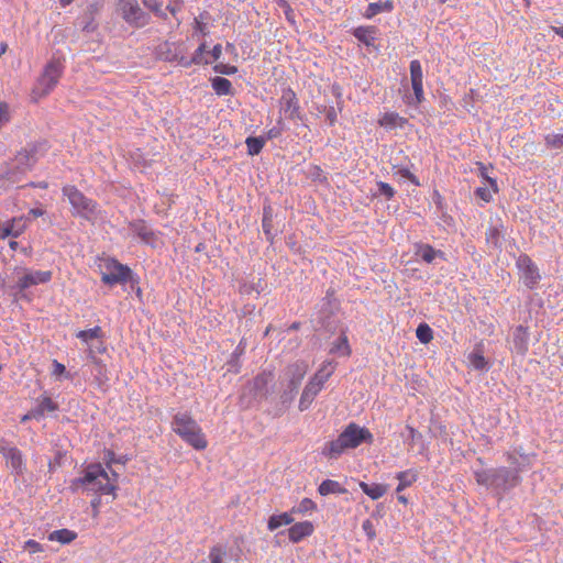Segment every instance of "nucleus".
I'll return each mask as SVG.
<instances>
[{
    "mask_svg": "<svg viewBox=\"0 0 563 563\" xmlns=\"http://www.w3.org/2000/svg\"><path fill=\"white\" fill-rule=\"evenodd\" d=\"M172 429L187 444L196 450H205L208 445L202 429L188 412H177L174 415Z\"/></svg>",
    "mask_w": 563,
    "mask_h": 563,
    "instance_id": "20e7f679",
    "label": "nucleus"
},
{
    "mask_svg": "<svg viewBox=\"0 0 563 563\" xmlns=\"http://www.w3.org/2000/svg\"><path fill=\"white\" fill-rule=\"evenodd\" d=\"M309 175L311 177V179L313 181H317V183H320V184H323V183H327L328 178L324 174V172L322 170V168L320 166H312L310 168V172H309Z\"/></svg>",
    "mask_w": 563,
    "mask_h": 563,
    "instance_id": "6e6d98bb",
    "label": "nucleus"
},
{
    "mask_svg": "<svg viewBox=\"0 0 563 563\" xmlns=\"http://www.w3.org/2000/svg\"><path fill=\"white\" fill-rule=\"evenodd\" d=\"M485 239L488 247L500 250L504 240L503 224L489 227L485 233Z\"/></svg>",
    "mask_w": 563,
    "mask_h": 563,
    "instance_id": "cd10ccee",
    "label": "nucleus"
},
{
    "mask_svg": "<svg viewBox=\"0 0 563 563\" xmlns=\"http://www.w3.org/2000/svg\"><path fill=\"white\" fill-rule=\"evenodd\" d=\"M298 388L299 387L290 385L289 382H287L286 387L280 394V402L285 408H287L292 402L295 396L298 393Z\"/></svg>",
    "mask_w": 563,
    "mask_h": 563,
    "instance_id": "a18cd8bd",
    "label": "nucleus"
},
{
    "mask_svg": "<svg viewBox=\"0 0 563 563\" xmlns=\"http://www.w3.org/2000/svg\"><path fill=\"white\" fill-rule=\"evenodd\" d=\"M207 52V44L206 42H202L194 52L192 56L188 60H184V67L189 68L192 65H208L210 62L206 58Z\"/></svg>",
    "mask_w": 563,
    "mask_h": 563,
    "instance_id": "7c9ffc66",
    "label": "nucleus"
},
{
    "mask_svg": "<svg viewBox=\"0 0 563 563\" xmlns=\"http://www.w3.org/2000/svg\"><path fill=\"white\" fill-rule=\"evenodd\" d=\"M396 478L399 481L396 492L400 493L401 490L409 487L412 483L417 481V474L412 471H404L399 472L396 475Z\"/></svg>",
    "mask_w": 563,
    "mask_h": 563,
    "instance_id": "a19ab883",
    "label": "nucleus"
},
{
    "mask_svg": "<svg viewBox=\"0 0 563 563\" xmlns=\"http://www.w3.org/2000/svg\"><path fill=\"white\" fill-rule=\"evenodd\" d=\"M413 253L427 264H432L435 258L445 260V254L441 250H435L427 243H416Z\"/></svg>",
    "mask_w": 563,
    "mask_h": 563,
    "instance_id": "6ab92c4d",
    "label": "nucleus"
},
{
    "mask_svg": "<svg viewBox=\"0 0 563 563\" xmlns=\"http://www.w3.org/2000/svg\"><path fill=\"white\" fill-rule=\"evenodd\" d=\"M101 7L102 4L98 1H95L87 7L80 21L82 32L92 33L97 30L98 24L95 20Z\"/></svg>",
    "mask_w": 563,
    "mask_h": 563,
    "instance_id": "a211bd4d",
    "label": "nucleus"
},
{
    "mask_svg": "<svg viewBox=\"0 0 563 563\" xmlns=\"http://www.w3.org/2000/svg\"><path fill=\"white\" fill-rule=\"evenodd\" d=\"M212 89L218 96H232L233 87L229 79L217 76L211 79Z\"/></svg>",
    "mask_w": 563,
    "mask_h": 563,
    "instance_id": "f704fd0d",
    "label": "nucleus"
},
{
    "mask_svg": "<svg viewBox=\"0 0 563 563\" xmlns=\"http://www.w3.org/2000/svg\"><path fill=\"white\" fill-rule=\"evenodd\" d=\"M376 186H377V191L375 192V196H383L387 200H389L396 194L395 189L387 183L378 181Z\"/></svg>",
    "mask_w": 563,
    "mask_h": 563,
    "instance_id": "8fccbe9b",
    "label": "nucleus"
},
{
    "mask_svg": "<svg viewBox=\"0 0 563 563\" xmlns=\"http://www.w3.org/2000/svg\"><path fill=\"white\" fill-rule=\"evenodd\" d=\"M313 525L310 521H301L288 529V537L292 543H299L302 539L313 533Z\"/></svg>",
    "mask_w": 563,
    "mask_h": 563,
    "instance_id": "4be33fe9",
    "label": "nucleus"
},
{
    "mask_svg": "<svg viewBox=\"0 0 563 563\" xmlns=\"http://www.w3.org/2000/svg\"><path fill=\"white\" fill-rule=\"evenodd\" d=\"M13 273L16 275V280L13 285L8 286V294L13 297L14 301L31 300L26 290L40 284H47L53 277L51 271H33L22 266H16Z\"/></svg>",
    "mask_w": 563,
    "mask_h": 563,
    "instance_id": "7ed1b4c3",
    "label": "nucleus"
},
{
    "mask_svg": "<svg viewBox=\"0 0 563 563\" xmlns=\"http://www.w3.org/2000/svg\"><path fill=\"white\" fill-rule=\"evenodd\" d=\"M475 196L481 198L485 202H489L493 199L490 189L487 187H478L475 190Z\"/></svg>",
    "mask_w": 563,
    "mask_h": 563,
    "instance_id": "69168bd1",
    "label": "nucleus"
},
{
    "mask_svg": "<svg viewBox=\"0 0 563 563\" xmlns=\"http://www.w3.org/2000/svg\"><path fill=\"white\" fill-rule=\"evenodd\" d=\"M76 336L80 339L82 342H88L89 340L93 339H102L103 338V331L100 327H95L88 330H80Z\"/></svg>",
    "mask_w": 563,
    "mask_h": 563,
    "instance_id": "c03bdc74",
    "label": "nucleus"
},
{
    "mask_svg": "<svg viewBox=\"0 0 563 563\" xmlns=\"http://www.w3.org/2000/svg\"><path fill=\"white\" fill-rule=\"evenodd\" d=\"M27 227V218L22 217H15L12 218L9 221L0 222V240H3L5 238H19Z\"/></svg>",
    "mask_w": 563,
    "mask_h": 563,
    "instance_id": "dca6fc26",
    "label": "nucleus"
},
{
    "mask_svg": "<svg viewBox=\"0 0 563 563\" xmlns=\"http://www.w3.org/2000/svg\"><path fill=\"white\" fill-rule=\"evenodd\" d=\"M0 453L7 460V463L10 465L12 473L15 476L20 477L24 475L26 466L23 460V454L18 448L11 446L5 440L1 439Z\"/></svg>",
    "mask_w": 563,
    "mask_h": 563,
    "instance_id": "f8f14e48",
    "label": "nucleus"
},
{
    "mask_svg": "<svg viewBox=\"0 0 563 563\" xmlns=\"http://www.w3.org/2000/svg\"><path fill=\"white\" fill-rule=\"evenodd\" d=\"M393 10L394 2L391 0H386L384 2H372L367 5L366 11L364 12V16L366 19H372L382 12H391Z\"/></svg>",
    "mask_w": 563,
    "mask_h": 563,
    "instance_id": "2f4dec72",
    "label": "nucleus"
},
{
    "mask_svg": "<svg viewBox=\"0 0 563 563\" xmlns=\"http://www.w3.org/2000/svg\"><path fill=\"white\" fill-rule=\"evenodd\" d=\"M247 153L251 156L258 155L265 145V137L263 136H249L245 140Z\"/></svg>",
    "mask_w": 563,
    "mask_h": 563,
    "instance_id": "79ce46f5",
    "label": "nucleus"
},
{
    "mask_svg": "<svg viewBox=\"0 0 563 563\" xmlns=\"http://www.w3.org/2000/svg\"><path fill=\"white\" fill-rule=\"evenodd\" d=\"M544 143L549 148H563V134H547L544 136Z\"/></svg>",
    "mask_w": 563,
    "mask_h": 563,
    "instance_id": "09e8293b",
    "label": "nucleus"
},
{
    "mask_svg": "<svg viewBox=\"0 0 563 563\" xmlns=\"http://www.w3.org/2000/svg\"><path fill=\"white\" fill-rule=\"evenodd\" d=\"M100 261L101 282L104 285L113 287L119 284L123 285L130 283L133 286V284L139 283V277L133 271L128 265L120 263L117 258L107 256Z\"/></svg>",
    "mask_w": 563,
    "mask_h": 563,
    "instance_id": "423d86ee",
    "label": "nucleus"
},
{
    "mask_svg": "<svg viewBox=\"0 0 563 563\" xmlns=\"http://www.w3.org/2000/svg\"><path fill=\"white\" fill-rule=\"evenodd\" d=\"M104 461H106L108 470H111L112 464H114V463L124 464L126 462V459H125V456L117 457L115 453L113 451H107L104 454Z\"/></svg>",
    "mask_w": 563,
    "mask_h": 563,
    "instance_id": "bf43d9fd",
    "label": "nucleus"
},
{
    "mask_svg": "<svg viewBox=\"0 0 563 563\" xmlns=\"http://www.w3.org/2000/svg\"><path fill=\"white\" fill-rule=\"evenodd\" d=\"M282 110L288 113L290 120H302L303 115L300 112L299 102L295 91L291 88H287L283 91L280 98Z\"/></svg>",
    "mask_w": 563,
    "mask_h": 563,
    "instance_id": "2eb2a0df",
    "label": "nucleus"
},
{
    "mask_svg": "<svg viewBox=\"0 0 563 563\" xmlns=\"http://www.w3.org/2000/svg\"><path fill=\"white\" fill-rule=\"evenodd\" d=\"M512 347L519 355H525L529 346L528 328L520 324L512 331Z\"/></svg>",
    "mask_w": 563,
    "mask_h": 563,
    "instance_id": "412c9836",
    "label": "nucleus"
},
{
    "mask_svg": "<svg viewBox=\"0 0 563 563\" xmlns=\"http://www.w3.org/2000/svg\"><path fill=\"white\" fill-rule=\"evenodd\" d=\"M24 550H26V551H29V553L33 554V553L42 552L43 545L41 543H38L37 541L30 539L24 543Z\"/></svg>",
    "mask_w": 563,
    "mask_h": 563,
    "instance_id": "680f3d73",
    "label": "nucleus"
},
{
    "mask_svg": "<svg viewBox=\"0 0 563 563\" xmlns=\"http://www.w3.org/2000/svg\"><path fill=\"white\" fill-rule=\"evenodd\" d=\"M56 410H58V404L53 401L51 397L43 396L38 399V405L32 409V416L34 419L40 420L46 411L53 412Z\"/></svg>",
    "mask_w": 563,
    "mask_h": 563,
    "instance_id": "c85d7f7f",
    "label": "nucleus"
},
{
    "mask_svg": "<svg viewBox=\"0 0 563 563\" xmlns=\"http://www.w3.org/2000/svg\"><path fill=\"white\" fill-rule=\"evenodd\" d=\"M46 150L47 144L45 141L31 143L18 152L12 161L18 164V168L30 172L38 161V157L43 155Z\"/></svg>",
    "mask_w": 563,
    "mask_h": 563,
    "instance_id": "9d476101",
    "label": "nucleus"
},
{
    "mask_svg": "<svg viewBox=\"0 0 563 563\" xmlns=\"http://www.w3.org/2000/svg\"><path fill=\"white\" fill-rule=\"evenodd\" d=\"M516 264L520 272V278L523 280V284L529 289L536 288L541 279L538 266L527 254L519 255Z\"/></svg>",
    "mask_w": 563,
    "mask_h": 563,
    "instance_id": "9b49d317",
    "label": "nucleus"
},
{
    "mask_svg": "<svg viewBox=\"0 0 563 563\" xmlns=\"http://www.w3.org/2000/svg\"><path fill=\"white\" fill-rule=\"evenodd\" d=\"M225 551L220 545H216L210 550L209 559L211 563H223Z\"/></svg>",
    "mask_w": 563,
    "mask_h": 563,
    "instance_id": "4d7b16f0",
    "label": "nucleus"
},
{
    "mask_svg": "<svg viewBox=\"0 0 563 563\" xmlns=\"http://www.w3.org/2000/svg\"><path fill=\"white\" fill-rule=\"evenodd\" d=\"M360 487L364 494H366L369 498L376 500L385 495L387 492V487L382 484H366L364 482H360Z\"/></svg>",
    "mask_w": 563,
    "mask_h": 563,
    "instance_id": "e433bc0d",
    "label": "nucleus"
},
{
    "mask_svg": "<svg viewBox=\"0 0 563 563\" xmlns=\"http://www.w3.org/2000/svg\"><path fill=\"white\" fill-rule=\"evenodd\" d=\"M26 173V170L18 168V164H15L13 161L5 163L0 167V178L7 180L10 184L21 181Z\"/></svg>",
    "mask_w": 563,
    "mask_h": 563,
    "instance_id": "b1692460",
    "label": "nucleus"
},
{
    "mask_svg": "<svg viewBox=\"0 0 563 563\" xmlns=\"http://www.w3.org/2000/svg\"><path fill=\"white\" fill-rule=\"evenodd\" d=\"M470 361L474 368L483 371L487 367V361L482 353L474 351L470 354Z\"/></svg>",
    "mask_w": 563,
    "mask_h": 563,
    "instance_id": "3c124183",
    "label": "nucleus"
},
{
    "mask_svg": "<svg viewBox=\"0 0 563 563\" xmlns=\"http://www.w3.org/2000/svg\"><path fill=\"white\" fill-rule=\"evenodd\" d=\"M274 210L269 203L263 206L262 228L266 240L273 244L276 233L273 230Z\"/></svg>",
    "mask_w": 563,
    "mask_h": 563,
    "instance_id": "a878e982",
    "label": "nucleus"
},
{
    "mask_svg": "<svg viewBox=\"0 0 563 563\" xmlns=\"http://www.w3.org/2000/svg\"><path fill=\"white\" fill-rule=\"evenodd\" d=\"M319 111L325 113V118H327L329 125L332 126L338 121V112L333 106H330V107L323 106L322 109H319Z\"/></svg>",
    "mask_w": 563,
    "mask_h": 563,
    "instance_id": "13d9d810",
    "label": "nucleus"
},
{
    "mask_svg": "<svg viewBox=\"0 0 563 563\" xmlns=\"http://www.w3.org/2000/svg\"><path fill=\"white\" fill-rule=\"evenodd\" d=\"M333 368L327 369V366L320 368L314 376L310 380H316L319 383L320 388L322 389L323 384L328 380V378L332 375Z\"/></svg>",
    "mask_w": 563,
    "mask_h": 563,
    "instance_id": "864d4df0",
    "label": "nucleus"
},
{
    "mask_svg": "<svg viewBox=\"0 0 563 563\" xmlns=\"http://www.w3.org/2000/svg\"><path fill=\"white\" fill-rule=\"evenodd\" d=\"M142 3L156 18L162 19L164 21L168 20V15L166 13V10H164L165 8H163L162 0H142Z\"/></svg>",
    "mask_w": 563,
    "mask_h": 563,
    "instance_id": "ea45409f",
    "label": "nucleus"
},
{
    "mask_svg": "<svg viewBox=\"0 0 563 563\" xmlns=\"http://www.w3.org/2000/svg\"><path fill=\"white\" fill-rule=\"evenodd\" d=\"M346 449V444L341 440V435H339L338 439L327 443L322 453L329 459H338Z\"/></svg>",
    "mask_w": 563,
    "mask_h": 563,
    "instance_id": "473e14b6",
    "label": "nucleus"
},
{
    "mask_svg": "<svg viewBox=\"0 0 563 563\" xmlns=\"http://www.w3.org/2000/svg\"><path fill=\"white\" fill-rule=\"evenodd\" d=\"M208 15V12L201 13L199 19L195 18V30L196 32H199L202 34V36H206L208 34L207 32V25L203 23L200 19H205Z\"/></svg>",
    "mask_w": 563,
    "mask_h": 563,
    "instance_id": "e2e57ef3",
    "label": "nucleus"
},
{
    "mask_svg": "<svg viewBox=\"0 0 563 563\" xmlns=\"http://www.w3.org/2000/svg\"><path fill=\"white\" fill-rule=\"evenodd\" d=\"M407 123L408 120L397 112H386L378 121L380 126L387 129L404 128Z\"/></svg>",
    "mask_w": 563,
    "mask_h": 563,
    "instance_id": "c756f323",
    "label": "nucleus"
},
{
    "mask_svg": "<svg viewBox=\"0 0 563 563\" xmlns=\"http://www.w3.org/2000/svg\"><path fill=\"white\" fill-rule=\"evenodd\" d=\"M213 71L222 75H234L238 73V67L224 63H219L213 66Z\"/></svg>",
    "mask_w": 563,
    "mask_h": 563,
    "instance_id": "5fc2aeb1",
    "label": "nucleus"
},
{
    "mask_svg": "<svg viewBox=\"0 0 563 563\" xmlns=\"http://www.w3.org/2000/svg\"><path fill=\"white\" fill-rule=\"evenodd\" d=\"M77 538V533L69 529L54 530L49 533L48 540L58 541L62 544H68Z\"/></svg>",
    "mask_w": 563,
    "mask_h": 563,
    "instance_id": "4c0bfd02",
    "label": "nucleus"
},
{
    "mask_svg": "<svg viewBox=\"0 0 563 563\" xmlns=\"http://www.w3.org/2000/svg\"><path fill=\"white\" fill-rule=\"evenodd\" d=\"M330 353L338 354L340 356H350L351 347L345 331H341L339 338L333 342Z\"/></svg>",
    "mask_w": 563,
    "mask_h": 563,
    "instance_id": "72a5a7b5",
    "label": "nucleus"
},
{
    "mask_svg": "<svg viewBox=\"0 0 563 563\" xmlns=\"http://www.w3.org/2000/svg\"><path fill=\"white\" fill-rule=\"evenodd\" d=\"M70 488L73 492L81 489L82 492L112 495V499H114L118 486L111 482L109 473L100 463H92L82 470L81 476L71 481Z\"/></svg>",
    "mask_w": 563,
    "mask_h": 563,
    "instance_id": "f03ea898",
    "label": "nucleus"
},
{
    "mask_svg": "<svg viewBox=\"0 0 563 563\" xmlns=\"http://www.w3.org/2000/svg\"><path fill=\"white\" fill-rule=\"evenodd\" d=\"M174 43L173 42H165L161 44L157 47V55L159 59L168 63H173L176 60L175 54H174Z\"/></svg>",
    "mask_w": 563,
    "mask_h": 563,
    "instance_id": "37998d69",
    "label": "nucleus"
},
{
    "mask_svg": "<svg viewBox=\"0 0 563 563\" xmlns=\"http://www.w3.org/2000/svg\"><path fill=\"white\" fill-rule=\"evenodd\" d=\"M88 358L92 364L91 373L95 377V380L99 386H103L109 380L106 364L101 358L97 357L91 350L88 353Z\"/></svg>",
    "mask_w": 563,
    "mask_h": 563,
    "instance_id": "5701e85b",
    "label": "nucleus"
},
{
    "mask_svg": "<svg viewBox=\"0 0 563 563\" xmlns=\"http://www.w3.org/2000/svg\"><path fill=\"white\" fill-rule=\"evenodd\" d=\"M283 131H284L283 121H282V119H279L277 121V125L267 131L265 141L279 137L282 135Z\"/></svg>",
    "mask_w": 563,
    "mask_h": 563,
    "instance_id": "052dcab7",
    "label": "nucleus"
},
{
    "mask_svg": "<svg viewBox=\"0 0 563 563\" xmlns=\"http://www.w3.org/2000/svg\"><path fill=\"white\" fill-rule=\"evenodd\" d=\"M317 508V505L310 498H303L298 506L291 509V514H306L309 511H313Z\"/></svg>",
    "mask_w": 563,
    "mask_h": 563,
    "instance_id": "de8ad7c7",
    "label": "nucleus"
},
{
    "mask_svg": "<svg viewBox=\"0 0 563 563\" xmlns=\"http://www.w3.org/2000/svg\"><path fill=\"white\" fill-rule=\"evenodd\" d=\"M362 529L364 530L368 539L373 540L375 538L374 525L369 519L363 521Z\"/></svg>",
    "mask_w": 563,
    "mask_h": 563,
    "instance_id": "338daca9",
    "label": "nucleus"
},
{
    "mask_svg": "<svg viewBox=\"0 0 563 563\" xmlns=\"http://www.w3.org/2000/svg\"><path fill=\"white\" fill-rule=\"evenodd\" d=\"M174 43V54L176 57V60L180 66L184 67V60H188V57L186 56V46L183 42H173Z\"/></svg>",
    "mask_w": 563,
    "mask_h": 563,
    "instance_id": "603ef678",
    "label": "nucleus"
},
{
    "mask_svg": "<svg viewBox=\"0 0 563 563\" xmlns=\"http://www.w3.org/2000/svg\"><path fill=\"white\" fill-rule=\"evenodd\" d=\"M308 371V365L303 361H297L290 364L285 371V377L290 385L299 387Z\"/></svg>",
    "mask_w": 563,
    "mask_h": 563,
    "instance_id": "aec40b11",
    "label": "nucleus"
},
{
    "mask_svg": "<svg viewBox=\"0 0 563 563\" xmlns=\"http://www.w3.org/2000/svg\"><path fill=\"white\" fill-rule=\"evenodd\" d=\"M410 79L411 86L413 89V95L416 99V103L419 104L423 101V73L421 64L418 59H413L410 62Z\"/></svg>",
    "mask_w": 563,
    "mask_h": 563,
    "instance_id": "f3484780",
    "label": "nucleus"
},
{
    "mask_svg": "<svg viewBox=\"0 0 563 563\" xmlns=\"http://www.w3.org/2000/svg\"><path fill=\"white\" fill-rule=\"evenodd\" d=\"M320 390H321V388H320L319 383H317L316 380H309V383L306 385V387L301 394V397L299 400V410L300 411L307 410Z\"/></svg>",
    "mask_w": 563,
    "mask_h": 563,
    "instance_id": "393cba45",
    "label": "nucleus"
},
{
    "mask_svg": "<svg viewBox=\"0 0 563 563\" xmlns=\"http://www.w3.org/2000/svg\"><path fill=\"white\" fill-rule=\"evenodd\" d=\"M376 31L375 26H358L352 31V34L357 41L369 47L375 45Z\"/></svg>",
    "mask_w": 563,
    "mask_h": 563,
    "instance_id": "bb28decb",
    "label": "nucleus"
},
{
    "mask_svg": "<svg viewBox=\"0 0 563 563\" xmlns=\"http://www.w3.org/2000/svg\"><path fill=\"white\" fill-rule=\"evenodd\" d=\"M292 521H294V518L291 517V512L290 514L283 512L280 515H273L268 519L267 528L271 531H274L282 526H287V525L292 523Z\"/></svg>",
    "mask_w": 563,
    "mask_h": 563,
    "instance_id": "58836bf2",
    "label": "nucleus"
},
{
    "mask_svg": "<svg viewBox=\"0 0 563 563\" xmlns=\"http://www.w3.org/2000/svg\"><path fill=\"white\" fill-rule=\"evenodd\" d=\"M318 492L321 496H327L330 494H346L347 490L342 487L336 481L325 479L323 481L319 487Z\"/></svg>",
    "mask_w": 563,
    "mask_h": 563,
    "instance_id": "c9c22d12",
    "label": "nucleus"
},
{
    "mask_svg": "<svg viewBox=\"0 0 563 563\" xmlns=\"http://www.w3.org/2000/svg\"><path fill=\"white\" fill-rule=\"evenodd\" d=\"M64 71V63L59 57H53L44 67L42 75L36 81L33 93L45 97L57 86Z\"/></svg>",
    "mask_w": 563,
    "mask_h": 563,
    "instance_id": "6e6552de",
    "label": "nucleus"
},
{
    "mask_svg": "<svg viewBox=\"0 0 563 563\" xmlns=\"http://www.w3.org/2000/svg\"><path fill=\"white\" fill-rule=\"evenodd\" d=\"M63 194L68 198L74 216H78L89 222H95L98 219L100 212L98 203L86 197L75 186H65Z\"/></svg>",
    "mask_w": 563,
    "mask_h": 563,
    "instance_id": "0eeeda50",
    "label": "nucleus"
},
{
    "mask_svg": "<svg viewBox=\"0 0 563 563\" xmlns=\"http://www.w3.org/2000/svg\"><path fill=\"white\" fill-rule=\"evenodd\" d=\"M416 335L421 343H429L433 339V331L427 323H420L417 327Z\"/></svg>",
    "mask_w": 563,
    "mask_h": 563,
    "instance_id": "49530a36",
    "label": "nucleus"
},
{
    "mask_svg": "<svg viewBox=\"0 0 563 563\" xmlns=\"http://www.w3.org/2000/svg\"><path fill=\"white\" fill-rule=\"evenodd\" d=\"M274 376L272 372L263 371L258 373L253 379L247 380L239 397V405L243 409H249L266 399L268 395V385L272 383Z\"/></svg>",
    "mask_w": 563,
    "mask_h": 563,
    "instance_id": "39448f33",
    "label": "nucleus"
},
{
    "mask_svg": "<svg viewBox=\"0 0 563 563\" xmlns=\"http://www.w3.org/2000/svg\"><path fill=\"white\" fill-rule=\"evenodd\" d=\"M340 435L347 449H354L363 442L373 441V434L366 428H361L356 423H350Z\"/></svg>",
    "mask_w": 563,
    "mask_h": 563,
    "instance_id": "ddd939ff",
    "label": "nucleus"
},
{
    "mask_svg": "<svg viewBox=\"0 0 563 563\" xmlns=\"http://www.w3.org/2000/svg\"><path fill=\"white\" fill-rule=\"evenodd\" d=\"M118 12L132 29H142L150 24L151 14L144 11L137 0H118Z\"/></svg>",
    "mask_w": 563,
    "mask_h": 563,
    "instance_id": "1a4fd4ad",
    "label": "nucleus"
},
{
    "mask_svg": "<svg viewBox=\"0 0 563 563\" xmlns=\"http://www.w3.org/2000/svg\"><path fill=\"white\" fill-rule=\"evenodd\" d=\"M398 174L402 177V178H406L408 179L410 183H412L413 185L416 186H419V180L418 178L408 169V168H400L398 170Z\"/></svg>",
    "mask_w": 563,
    "mask_h": 563,
    "instance_id": "774afa93",
    "label": "nucleus"
},
{
    "mask_svg": "<svg viewBox=\"0 0 563 563\" xmlns=\"http://www.w3.org/2000/svg\"><path fill=\"white\" fill-rule=\"evenodd\" d=\"M129 229L140 238V240L152 246L156 247L158 242V235L156 232H154L144 220L139 219L134 221L129 222Z\"/></svg>",
    "mask_w": 563,
    "mask_h": 563,
    "instance_id": "4468645a",
    "label": "nucleus"
},
{
    "mask_svg": "<svg viewBox=\"0 0 563 563\" xmlns=\"http://www.w3.org/2000/svg\"><path fill=\"white\" fill-rule=\"evenodd\" d=\"M532 456L518 450L507 453L510 465L475 471L474 477L478 485L493 490L498 497L504 496L521 483L520 473L531 467Z\"/></svg>",
    "mask_w": 563,
    "mask_h": 563,
    "instance_id": "f257e3e1",
    "label": "nucleus"
},
{
    "mask_svg": "<svg viewBox=\"0 0 563 563\" xmlns=\"http://www.w3.org/2000/svg\"><path fill=\"white\" fill-rule=\"evenodd\" d=\"M53 375L55 376H62L65 375L66 378H71V375L66 371L65 365L57 362L56 360L53 361Z\"/></svg>",
    "mask_w": 563,
    "mask_h": 563,
    "instance_id": "0e129e2a",
    "label": "nucleus"
}]
</instances>
